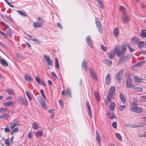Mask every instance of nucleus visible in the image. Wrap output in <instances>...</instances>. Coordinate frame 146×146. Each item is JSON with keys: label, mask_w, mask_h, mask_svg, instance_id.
<instances>
[{"label": "nucleus", "mask_w": 146, "mask_h": 146, "mask_svg": "<svg viewBox=\"0 0 146 146\" xmlns=\"http://www.w3.org/2000/svg\"><path fill=\"white\" fill-rule=\"evenodd\" d=\"M33 27L35 28H38L42 27L43 26L39 22H35L33 23Z\"/></svg>", "instance_id": "31"}, {"label": "nucleus", "mask_w": 146, "mask_h": 146, "mask_svg": "<svg viewBox=\"0 0 146 146\" xmlns=\"http://www.w3.org/2000/svg\"><path fill=\"white\" fill-rule=\"evenodd\" d=\"M86 40L88 46L90 48H92L93 43L90 36H88L86 38Z\"/></svg>", "instance_id": "5"}, {"label": "nucleus", "mask_w": 146, "mask_h": 146, "mask_svg": "<svg viewBox=\"0 0 146 146\" xmlns=\"http://www.w3.org/2000/svg\"><path fill=\"white\" fill-rule=\"evenodd\" d=\"M130 110L136 113H140L143 111V109L141 108H139L137 106L132 107L131 108Z\"/></svg>", "instance_id": "4"}, {"label": "nucleus", "mask_w": 146, "mask_h": 146, "mask_svg": "<svg viewBox=\"0 0 146 146\" xmlns=\"http://www.w3.org/2000/svg\"><path fill=\"white\" fill-rule=\"evenodd\" d=\"M7 32L8 35H11V34L10 29L9 27V28H8V30L7 31Z\"/></svg>", "instance_id": "61"}, {"label": "nucleus", "mask_w": 146, "mask_h": 146, "mask_svg": "<svg viewBox=\"0 0 146 146\" xmlns=\"http://www.w3.org/2000/svg\"><path fill=\"white\" fill-rule=\"evenodd\" d=\"M120 98L123 104H125L126 103V100L124 96L121 93L120 94Z\"/></svg>", "instance_id": "32"}, {"label": "nucleus", "mask_w": 146, "mask_h": 146, "mask_svg": "<svg viewBox=\"0 0 146 146\" xmlns=\"http://www.w3.org/2000/svg\"><path fill=\"white\" fill-rule=\"evenodd\" d=\"M24 78L25 80L27 82H31L33 81V79L31 77L27 75H25Z\"/></svg>", "instance_id": "26"}, {"label": "nucleus", "mask_w": 146, "mask_h": 146, "mask_svg": "<svg viewBox=\"0 0 146 146\" xmlns=\"http://www.w3.org/2000/svg\"><path fill=\"white\" fill-rule=\"evenodd\" d=\"M110 118L111 119H113L114 118H116V116L115 113L113 112H110L108 113Z\"/></svg>", "instance_id": "30"}, {"label": "nucleus", "mask_w": 146, "mask_h": 146, "mask_svg": "<svg viewBox=\"0 0 146 146\" xmlns=\"http://www.w3.org/2000/svg\"><path fill=\"white\" fill-rule=\"evenodd\" d=\"M94 95L95 98L98 102H99L100 100L98 94V92H94Z\"/></svg>", "instance_id": "45"}, {"label": "nucleus", "mask_w": 146, "mask_h": 146, "mask_svg": "<svg viewBox=\"0 0 146 146\" xmlns=\"http://www.w3.org/2000/svg\"><path fill=\"white\" fill-rule=\"evenodd\" d=\"M32 136H33V135H32V134L31 133V132H30L28 134V137L29 138H32Z\"/></svg>", "instance_id": "63"}, {"label": "nucleus", "mask_w": 146, "mask_h": 146, "mask_svg": "<svg viewBox=\"0 0 146 146\" xmlns=\"http://www.w3.org/2000/svg\"><path fill=\"white\" fill-rule=\"evenodd\" d=\"M96 140L97 141L99 145L100 146V137L98 135L97 131H96Z\"/></svg>", "instance_id": "22"}, {"label": "nucleus", "mask_w": 146, "mask_h": 146, "mask_svg": "<svg viewBox=\"0 0 146 146\" xmlns=\"http://www.w3.org/2000/svg\"><path fill=\"white\" fill-rule=\"evenodd\" d=\"M115 91V88L111 87L109 90L107 96L113 97L114 96Z\"/></svg>", "instance_id": "3"}, {"label": "nucleus", "mask_w": 146, "mask_h": 146, "mask_svg": "<svg viewBox=\"0 0 146 146\" xmlns=\"http://www.w3.org/2000/svg\"><path fill=\"white\" fill-rule=\"evenodd\" d=\"M90 73L92 75V78L96 80L97 78V76L95 72L92 70H90Z\"/></svg>", "instance_id": "23"}, {"label": "nucleus", "mask_w": 146, "mask_h": 146, "mask_svg": "<svg viewBox=\"0 0 146 146\" xmlns=\"http://www.w3.org/2000/svg\"><path fill=\"white\" fill-rule=\"evenodd\" d=\"M143 126V124H133L130 125V127L131 128H136L141 127Z\"/></svg>", "instance_id": "37"}, {"label": "nucleus", "mask_w": 146, "mask_h": 146, "mask_svg": "<svg viewBox=\"0 0 146 146\" xmlns=\"http://www.w3.org/2000/svg\"><path fill=\"white\" fill-rule=\"evenodd\" d=\"M106 83L107 85H109L111 82V77L110 74H108L106 77Z\"/></svg>", "instance_id": "13"}, {"label": "nucleus", "mask_w": 146, "mask_h": 146, "mask_svg": "<svg viewBox=\"0 0 146 146\" xmlns=\"http://www.w3.org/2000/svg\"><path fill=\"white\" fill-rule=\"evenodd\" d=\"M140 40V39L138 37L135 36L131 38V43L136 45L138 44Z\"/></svg>", "instance_id": "10"}, {"label": "nucleus", "mask_w": 146, "mask_h": 146, "mask_svg": "<svg viewBox=\"0 0 146 146\" xmlns=\"http://www.w3.org/2000/svg\"><path fill=\"white\" fill-rule=\"evenodd\" d=\"M116 53V51L115 50H111L108 54V58L110 59H112L115 56Z\"/></svg>", "instance_id": "11"}, {"label": "nucleus", "mask_w": 146, "mask_h": 146, "mask_svg": "<svg viewBox=\"0 0 146 146\" xmlns=\"http://www.w3.org/2000/svg\"><path fill=\"white\" fill-rule=\"evenodd\" d=\"M18 125H20V124L19 123L16 121H14L13 122L10 124V127L11 129H13L16 126Z\"/></svg>", "instance_id": "12"}, {"label": "nucleus", "mask_w": 146, "mask_h": 146, "mask_svg": "<svg viewBox=\"0 0 146 146\" xmlns=\"http://www.w3.org/2000/svg\"><path fill=\"white\" fill-rule=\"evenodd\" d=\"M44 57L45 60H46L47 64L48 65H49L50 66H52V61L50 57L49 56L45 54L44 55Z\"/></svg>", "instance_id": "7"}, {"label": "nucleus", "mask_w": 146, "mask_h": 146, "mask_svg": "<svg viewBox=\"0 0 146 146\" xmlns=\"http://www.w3.org/2000/svg\"><path fill=\"white\" fill-rule=\"evenodd\" d=\"M115 103L113 102H112L109 106L110 109L112 111H114L115 110Z\"/></svg>", "instance_id": "25"}, {"label": "nucleus", "mask_w": 146, "mask_h": 146, "mask_svg": "<svg viewBox=\"0 0 146 146\" xmlns=\"http://www.w3.org/2000/svg\"><path fill=\"white\" fill-rule=\"evenodd\" d=\"M38 21H39V23L40 24H42L43 25V24L44 23V20L41 17H38L37 18Z\"/></svg>", "instance_id": "43"}, {"label": "nucleus", "mask_w": 146, "mask_h": 146, "mask_svg": "<svg viewBox=\"0 0 146 146\" xmlns=\"http://www.w3.org/2000/svg\"><path fill=\"white\" fill-rule=\"evenodd\" d=\"M141 98L143 99V101L146 102V96H141Z\"/></svg>", "instance_id": "64"}, {"label": "nucleus", "mask_w": 146, "mask_h": 146, "mask_svg": "<svg viewBox=\"0 0 146 146\" xmlns=\"http://www.w3.org/2000/svg\"><path fill=\"white\" fill-rule=\"evenodd\" d=\"M18 103L21 105H23L25 106L28 105V103L26 99H25L24 97L19 96L18 97Z\"/></svg>", "instance_id": "1"}, {"label": "nucleus", "mask_w": 146, "mask_h": 146, "mask_svg": "<svg viewBox=\"0 0 146 146\" xmlns=\"http://www.w3.org/2000/svg\"><path fill=\"white\" fill-rule=\"evenodd\" d=\"M117 123L116 122H113L112 124V125L113 127L114 128H117Z\"/></svg>", "instance_id": "54"}, {"label": "nucleus", "mask_w": 146, "mask_h": 146, "mask_svg": "<svg viewBox=\"0 0 146 146\" xmlns=\"http://www.w3.org/2000/svg\"><path fill=\"white\" fill-rule=\"evenodd\" d=\"M122 22L125 23H127L129 21V18L126 14H123L122 16Z\"/></svg>", "instance_id": "8"}, {"label": "nucleus", "mask_w": 146, "mask_h": 146, "mask_svg": "<svg viewBox=\"0 0 146 146\" xmlns=\"http://www.w3.org/2000/svg\"><path fill=\"white\" fill-rule=\"evenodd\" d=\"M95 1L97 2L98 4L101 8L102 9H103L104 6L102 1L100 0H95Z\"/></svg>", "instance_id": "35"}, {"label": "nucleus", "mask_w": 146, "mask_h": 146, "mask_svg": "<svg viewBox=\"0 0 146 146\" xmlns=\"http://www.w3.org/2000/svg\"><path fill=\"white\" fill-rule=\"evenodd\" d=\"M123 70H121L117 73L115 77L116 78L118 82H119L122 79L123 76Z\"/></svg>", "instance_id": "6"}, {"label": "nucleus", "mask_w": 146, "mask_h": 146, "mask_svg": "<svg viewBox=\"0 0 146 146\" xmlns=\"http://www.w3.org/2000/svg\"><path fill=\"white\" fill-rule=\"evenodd\" d=\"M13 102L10 101L9 102H5L3 103V105L6 106H9L13 105Z\"/></svg>", "instance_id": "27"}, {"label": "nucleus", "mask_w": 146, "mask_h": 146, "mask_svg": "<svg viewBox=\"0 0 146 146\" xmlns=\"http://www.w3.org/2000/svg\"><path fill=\"white\" fill-rule=\"evenodd\" d=\"M7 91L10 95H13L14 94L13 91L10 88H8L7 89Z\"/></svg>", "instance_id": "42"}, {"label": "nucleus", "mask_w": 146, "mask_h": 146, "mask_svg": "<svg viewBox=\"0 0 146 146\" xmlns=\"http://www.w3.org/2000/svg\"><path fill=\"white\" fill-rule=\"evenodd\" d=\"M126 45H123L121 46V50L122 51H125L126 50Z\"/></svg>", "instance_id": "53"}, {"label": "nucleus", "mask_w": 146, "mask_h": 146, "mask_svg": "<svg viewBox=\"0 0 146 146\" xmlns=\"http://www.w3.org/2000/svg\"><path fill=\"white\" fill-rule=\"evenodd\" d=\"M115 136L120 141H122V138L120 134L118 133H117L115 134Z\"/></svg>", "instance_id": "44"}, {"label": "nucleus", "mask_w": 146, "mask_h": 146, "mask_svg": "<svg viewBox=\"0 0 146 146\" xmlns=\"http://www.w3.org/2000/svg\"><path fill=\"white\" fill-rule=\"evenodd\" d=\"M144 41H139L138 44V46L139 48H141L144 45Z\"/></svg>", "instance_id": "38"}, {"label": "nucleus", "mask_w": 146, "mask_h": 146, "mask_svg": "<svg viewBox=\"0 0 146 146\" xmlns=\"http://www.w3.org/2000/svg\"><path fill=\"white\" fill-rule=\"evenodd\" d=\"M95 20L97 27L100 26L101 23L100 20L97 18H96Z\"/></svg>", "instance_id": "40"}, {"label": "nucleus", "mask_w": 146, "mask_h": 146, "mask_svg": "<svg viewBox=\"0 0 146 146\" xmlns=\"http://www.w3.org/2000/svg\"><path fill=\"white\" fill-rule=\"evenodd\" d=\"M38 83H40V85L43 86H45V84L43 81L42 80H40V81Z\"/></svg>", "instance_id": "59"}, {"label": "nucleus", "mask_w": 146, "mask_h": 146, "mask_svg": "<svg viewBox=\"0 0 146 146\" xmlns=\"http://www.w3.org/2000/svg\"><path fill=\"white\" fill-rule=\"evenodd\" d=\"M142 88L137 87L135 88V90L137 92H141L142 91Z\"/></svg>", "instance_id": "56"}, {"label": "nucleus", "mask_w": 146, "mask_h": 146, "mask_svg": "<svg viewBox=\"0 0 146 146\" xmlns=\"http://www.w3.org/2000/svg\"><path fill=\"white\" fill-rule=\"evenodd\" d=\"M19 129L17 127L15 128L11 133V135H12L14 133H16L19 131Z\"/></svg>", "instance_id": "47"}, {"label": "nucleus", "mask_w": 146, "mask_h": 146, "mask_svg": "<svg viewBox=\"0 0 146 146\" xmlns=\"http://www.w3.org/2000/svg\"><path fill=\"white\" fill-rule=\"evenodd\" d=\"M126 46L128 47L130 52H132L134 51V49L129 44H126Z\"/></svg>", "instance_id": "41"}, {"label": "nucleus", "mask_w": 146, "mask_h": 146, "mask_svg": "<svg viewBox=\"0 0 146 146\" xmlns=\"http://www.w3.org/2000/svg\"><path fill=\"white\" fill-rule=\"evenodd\" d=\"M124 53L121 51H119L117 53V55L118 57H120L123 55L124 54Z\"/></svg>", "instance_id": "51"}, {"label": "nucleus", "mask_w": 146, "mask_h": 146, "mask_svg": "<svg viewBox=\"0 0 146 146\" xmlns=\"http://www.w3.org/2000/svg\"><path fill=\"white\" fill-rule=\"evenodd\" d=\"M140 36L143 38L146 37V30H142L141 31Z\"/></svg>", "instance_id": "29"}, {"label": "nucleus", "mask_w": 146, "mask_h": 146, "mask_svg": "<svg viewBox=\"0 0 146 146\" xmlns=\"http://www.w3.org/2000/svg\"><path fill=\"white\" fill-rule=\"evenodd\" d=\"M32 128L35 129L37 130L39 128V123L36 122H35L32 124Z\"/></svg>", "instance_id": "21"}, {"label": "nucleus", "mask_w": 146, "mask_h": 146, "mask_svg": "<svg viewBox=\"0 0 146 146\" xmlns=\"http://www.w3.org/2000/svg\"><path fill=\"white\" fill-rule=\"evenodd\" d=\"M66 93L68 95V96L70 97H71V90L69 88H67L66 91Z\"/></svg>", "instance_id": "39"}, {"label": "nucleus", "mask_w": 146, "mask_h": 146, "mask_svg": "<svg viewBox=\"0 0 146 146\" xmlns=\"http://www.w3.org/2000/svg\"><path fill=\"white\" fill-rule=\"evenodd\" d=\"M55 64L56 67L58 68L59 66L58 63V60L57 58L55 59Z\"/></svg>", "instance_id": "50"}, {"label": "nucleus", "mask_w": 146, "mask_h": 146, "mask_svg": "<svg viewBox=\"0 0 146 146\" xmlns=\"http://www.w3.org/2000/svg\"><path fill=\"white\" fill-rule=\"evenodd\" d=\"M39 102L43 109H46L47 108L45 102L43 100L41 99L39 101Z\"/></svg>", "instance_id": "18"}, {"label": "nucleus", "mask_w": 146, "mask_h": 146, "mask_svg": "<svg viewBox=\"0 0 146 146\" xmlns=\"http://www.w3.org/2000/svg\"><path fill=\"white\" fill-rule=\"evenodd\" d=\"M7 109L6 108H0V112L4 113L6 111Z\"/></svg>", "instance_id": "49"}, {"label": "nucleus", "mask_w": 146, "mask_h": 146, "mask_svg": "<svg viewBox=\"0 0 146 146\" xmlns=\"http://www.w3.org/2000/svg\"><path fill=\"white\" fill-rule=\"evenodd\" d=\"M32 40L38 43H40L41 42L40 40L36 38H33Z\"/></svg>", "instance_id": "52"}, {"label": "nucleus", "mask_w": 146, "mask_h": 146, "mask_svg": "<svg viewBox=\"0 0 146 146\" xmlns=\"http://www.w3.org/2000/svg\"><path fill=\"white\" fill-rule=\"evenodd\" d=\"M17 12L19 15L23 17H26L27 16V15L25 13L22 11L18 10H17Z\"/></svg>", "instance_id": "33"}, {"label": "nucleus", "mask_w": 146, "mask_h": 146, "mask_svg": "<svg viewBox=\"0 0 146 146\" xmlns=\"http://www.w3.org/2000/svg\"><path fill=\"white\" fill-rule=\"evenodd\" d=\"M133 78L135 80V81L136 82H143V80L139 78V77L137 76H133Z\"/></svg>", "instance_id": "20"}, {"label": "nucleus", "mask_w": 146, "mask_h": 146, "mask_svg": "<svg viewBox=\"0 0 146 146\" xmlns=\"http://www.w3.org/2000/svg\"><path fill=\"white\" fill-rule=\"evenodd\" d=\"M0 63L3 66L5 67H7L8 65V64L6 61L3 58H1L0 59Z\"/></svg>", "instance_id": "17"}, {"label": "nucleus", "mask_w": 146, "mask_h": 146, "mask_svg": "<svg viewBox=\"0 0 146 146\" xmlns=\"http://www.w3.org/2000/svg\"><path fill=\"white\" fill-rule=\"evenodd\" d=\"M112 98V97L107 95L105 101L106 105L108 106L109 105V103L111 102V99Z\"/></svg>", "instance_id": "19"}, {"label": "nucleus", "mask_w": 146, "mask_h": 146, "mask_svg": "<svg viewBox=\"0 0 146 146\" xmlns=\"http://www.w3.org/2000/svg\"><path fill=\"white\" fill-rule=\"evenodd\" d=\"M103 62L105 64L107 65L108 66H111L112 64V62L111 60H109L108 59H105L103 60Z\"/></svg>", "instance_id": "14"}, {"label": "nucleus", "mask_w": 146, "mask_h": 146, "mask_svg": "<svg viewBox=\"0 0 146 146\" xmlns=\"http://www.w3.org/2000/svg\"><path fill=\"white\" fill-rule=\"evenodd\" d=\"M48 84L50 86H52L53 85L52 83V82L50 80H48Z\"/></svg>", "instance_id": "62"}, {"label": "nucleus", "mask_w": 146, "mask_h": 146, "mask_svg": "<svg viewBox=\"0 0 146 146\" xmlns=\"http://www.w3.org/2000/svg\"><path fill=\"white\" fill-rule=\"evenodd\" d=\"M125 84L127 88H130L134 86L131 80L128 78L126 79Z\"/></svg>", "instance_id": "9"}, {"label": "nucleus", "mask_w": 146, "mask_h": 146, "mask_svg": "<svg viewBox=\"0 0 146 146\" xmlns=\"http://www.w3.org/2000/svg\"><path fill=\"white\" fill-rule=\"evenodd\" d=\"M101 49L104 51H106L107 50V49L106 47H105L103 45H101Z\"/></svg>", "instance_id": "60"}, {"label": "nucleus", "mask_w": 146, "mask_h": 146, "mask_svg": "<svg viewBox=\"0 0 146 146\" xmlns=\"http://www.w3.org/2000/svg\"><path fill=\"white\" fill-rule=\"evenodd\" d=\"M42 135V132L40 130H39L36 132L35 136L37 137H39L41 136Z\"/></svg>", "instance_id": "34"}, {"label": "nucleus", "mask_w": 146, "mask_h": 146, "mask_svg": "<svg viewBox=\"0 0 146 146\" xmlns=\"http://www.w3.org/2000/svg\"><path fill=\"white\" fill-rule=\"evenodd\" d=\"M98 31L101 33H102L103 32V31L100 26L97 27Z\"/></svg>", "instance_id": "57"}, {"label": "nucleus", "mask_w": 146, "mask_h": 146, "mask_svg": "<svg viewBox=\"0 0 146 146\" xmlns=\"http://www.w3.org/2000/svg\"><path fill=\"white\" fill-rule=\"evenodd\" d=\"M8 115L6 113H4L0 116V118L5 120L8 119Z\"/></svg>", "instance_id": "28"}, {"label": "nucleus", "mask_w": 146, "mask_h": 146, "mask_svg": "<svg viewBox=\"0 0 146 146\" xmlns=\"http://www.w3.org/2000/svg\"><path fill=\"white\" fill-rule=\"evenodd\" d=\"M87 64V63L86 60L84 59L82 65V68L83 70H86Z\"/></svg>", "instance_id": "16"}, {"label": "nucleus", "mask_w": 146, "mask_h": 146, "mask_svg": "<svg viewBox=\"0 0 146 146\" xmlns=\"http://www.w3.org/2000/svg\"><path fill=\"white\" fill-rule=\"evenodd\" d=\"M145 61H143L138 62L136 64V66L138 67L140 66H142L143 64L145 63Z\"/></svg>", "instance_id": "46"}, {"label": "nucleus", "mask_w": 146, "mask_h": 146, "mask_svg": "<svg viewBox=\"0 0 146 146\" xmlns=\"http://www.w3.org/2000/svg\"><path fill=\"white\" fill-rule=\"evenodd\" d=\"M5 143L6 145L9 146L10 145V143H9V140L6 139L5 141Z\"/></svg>", "instance_id": "58"}, {"label": "nucleus", "mask_w": 146, "mask_h": 146, "mask_svg": "<svg viewBox=\"0 0 146 146\" xmlns=\"http://www.w3.org/2000/svg\"><path fill=\"white\" fill-rule=\"evenodd\" d=\"M86 106L88 110V115L90 117H91L92 116L90 111V108L88 101H87L86 102Z\"/></svg>", "instance_id": "15"}, {"label": "nucleus", "mask_w": 146, "mask_h": 146, "mask_svg": "<svg viewBox=\"0 0 146 146\" xmlns=\"http://www.w3.org/2000/svg\"><path fill=\"white\" fill-rule=\"evenodd\" d=\"M128 60H129V58L128 55L123 56L119 59L118 62V64H122Z\"/></svg>", "instance_id": "2"}, {"label": "nucleus", "mask_w": 146, "mask_h": 146, "mask_svg": "<svg viewBox=\"0 0 146 146\" xmlns=\"http://www.w3.org/2000/svg\"><path fill=\"white\" fill-rule=\"evenodd\" d=\"M120 11L122 12L123 14H125L126 13V10L123 6L120 5L119 7Z\"/></svg>", "instance_id": "36"}, {"label": "nucleus", "mask_w": 146, "mask_h": 146, "mask_svg": "<svg viewBox=\"0 0 146 146\" xmlns=\"http://www.w3.org/2000/svg\"><path fill=\"white\" fill-rule=\"evenodd\" d=\"M126 107V106L125 105H122V106H119V110L120 111H122Z\"/></svg>", "instance_id": "48"}, {"label": "nucleus", "mask_w": 146, "mask_h": 146, "mask_svg": "<svg viewBox=\"0 0 146 146\" xmlns=\"http://www.w3.org/2000/svg\"><path fill=\"white\" fill-rule=\"evenodd\" d=\"M51 75L52 76H53V78L55 80H56L57 79V78L56 75L53 72H51Z\"/></svg>", "instance_id": "55"}, {"label": "nucleus", "mask_w": 146, "mask_h": 146, "mask_svg": "<svg viewBox=\"0 0 146 146\" xmlns=\"http://www.w3.org/2000/svg\"><path fill=\"white\" fill-rule=\"evenodd\" d=\"M119 29L118 28H115L113 31V33L114 36L115 37L117 36L119 34Z\"/></svg>", "instance_id": "24"}]
</instances>
